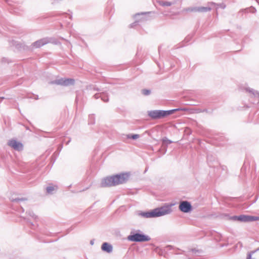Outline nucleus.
I'll return each mask as SVG.
<instances>
[{
  "label": "nucleus",
  "instance_id": "1a4fd4ad",
  "mask_svg": "<svg viewBox=\"0 0 259 259\" xmlns=\"http://www.w3.org/2000/svg\"><path fill=\"white\" fill-rule=\"evenodd\" d=\"M102 249L107 252L110 253L112 250V246L110 244L105 242L104 243L101 247Z\"/></svg>",
  "mask_w": 259,
  "mask_h": 259
},
{
  "label": "nucleus",
  "instance_id": "423d86ee",
  "mask_svg": "<svg viewBox=\"0 0 259 259\" xmlns=\"http://www.w3.org/2000/svg\"><path fill=\"white\" fill-rule=\"evenodd\" d=\"M8 145L17 151L21 150L23 149V144L14 139L9 140L8 142Z\"/></svg>",
  "mask_w": 259,
  "mask_h": 259
},
{
  "label": "nucleus",
  "instance_id": "ddd939ff",
  "mask_svg": "<svg viewBox=\"0 0 259 259\" xmlns=\"http://www.w3.org/2000/svg\"><path fill=\"white\" fill-rule=\"evenodd\" d=\"M160 4L161 6H170L171 5V4L170 2H162Z\"/></svg>",
  "mask_w": 259,
  "mask_h": 259
},
{
  "label": "nucleus",
  "instance_id": "0eeeda50",
  "mask_svg": "<svg viewBox=\"0 0 259 259\" xmlns=\"http://www.w3.org/2000/svg\"><path fill=\"white\" fill-rule=\"evenodd\" d=\"M179 207L181 211L185 213L189 212L192 208L191 204L186 201L181 202Z\"/></svg>",
  "mask_w": 259,
  "mask_h": 259
},
{
  "label": "nucleus",
  "instance_id": "4468645a",
  "mask_svg": "<svg viewBox=\"0 0 259 259\" xmlns=\"http://www.w3.org/2000/svg\"><path fill=\"white\" fill-rule=\"evenodd\" d=\"M55 190V188L53 186H49L47 188V191L48 193H51Z\"/></svg>",
  "mask_w": 259,
  "mask_h": 259
},
{
  "label": "nucleus",
  "instance_id": "9b49d317",
  "mask_svg": "<svg viewBox=\"0 0 259 259\" xmlns=\"http://www.w3.org/2000/svg\"><path fill=\"white\" fill-rule=\"evenodd\" d=\"M46 43L47 42H45L43 40H39L36 41L35 42H34L33 44V46L34 48H39V47L44 46Z\"/></svg>",
  "mask_w": 259,
  "mask_h": 259
},
{
  "label": "nucleus",
  "instance_id": "f8f14e48",
  "mask_svg": "<svg viewBox=\"0 0 259 259\" xmlns=\"http://www.w3.org/2000/svg\"><path fill=\"white\" fill-rule=\"evenodd\" d=\"M127 138L129 139H137L139 137V135L135 134V135H128L127 136Z\"/></svg>",
  "mask_w": 259,
  "mask_h": 259
},
{
  "label": "nucleus",
  "instance_id": "dca6fc26",
  "mask_svg": "<svg viewBox=\"0 0 259 259\" xmlns=\"http://www.w3.org/2000/svg\"><path fill=\"white\" fill-rule=\"evenodd\" d=\"M246 259H251V254L250 253H249L247 255V257Z\"/></svg>",
  "mask_w": 259,
  "mask_h": 259
},
{
  "label": "nucleus",
  "instance_id": "f257e3e1",
  "mask_svg": "<svg viewBox=\"0 0 259 259\" xmlns=\"http://www.w3.org/2000/svg\"><path fill=\"white\" fill-rule=\"evenodd\" d=\"M128 179V175L126 174L114 175L104 179L101 185L102 187L114 186L124 183Z\"/></svg>",
  "mask_w": 259,
  "mask_h": 259
},
{
  "label": "nucleus",
  "instance_id": "9d476101",
  "mask_svg": "<svg viewBox=\"0 0 259 259\" xmlns=\"http://www.w3.org/2000/svg\"><path fill=\"white\" fill-rule=\"evenodd\" d=\"M211 10V9L209 7H198V8H195L191 9V11H195V12H205L209 11Z\"/></svg>",
  "mask_w": 259,
  "mask_h": 259
},
{
  "label": "nucleus",
  "instance_id": "39448f33",
  "mask_svg": "<svg viewBox=\"0 0 259 259\" xmlns=\"http://www.w3.org/2000/svg\"><path fill=\"white\" fill-rule=\"evenodd\" d=\"M235 220L243 222H249L259 221V217H255L247 215H240L234 217Z\"/></svg>",
  "mask_w": 259,
  "mask_h": 259
},
{
  "label": "nucleus",
  "instance_id": "f03ea898",
  "mask_svg": "<svg viewBox=\"0 0 259 259\" xmlns=\"http://www.w3.org/2000/svg\"><path fill=\"white\" fill-rule=\"evenodd\" d=\"M171 212V205H166L160 208H157L149 212H142L140 214L147 218H155L168 214Z\"/></svg>",
  "mask_w": 259,
  "mask_h": 259
},
{
  "label": "nucleus",
  "instance_id": "6e6552de",
  "mask_svg": "<svg viewBox=\"0 0 259 259\" xmlns=\"http://www.w3.org/2000/svg\"><path fill=\"white\" fill-rule=\"evenodd\" d=\"M74 83V80L73 79H70V78L62 79L61 80H58L57 82V84H60L62 85H64V86L73 84Z\"/></svg>",
  "mask_w": 259,
  "mask_h": 259
},
{
  "label": "nucleus",
  "instance_id": "2eb2a0df",
  "mask_svg": "<svg viewBox=\"0 0 259 259\" xmlns=\"http://www.w3.org/2000/svg\"><path fill=\"white\" fill-rule=\"evenodd\" d=\"M150 91L147 90H143V94L145 95H148L150 94Z\"/></svg>",
  "mask_w": 259,
  "mask_h": 259
},
{
  "label": "nucleus",
  "instance_id": "20e7f679",
  "mask_svg": "<svg viewBox=\"0 0 259 259\" xmlns=\"http://www.w3.org/2000/svg\"><path fill=\"white\" fill-rule=\"evenodd\" d=\"M128 239L132 241H148L150 240V238L146 235L136 233L132 235H130L127 237Z\"/></svg>",
  "mask_w": 259,
  "mask_h": 259
},
{
  "label": "nucleus",
  "instance_id": "7ed1b4c3",
  "mask_svg": "<svg viewBox=\"0 0 259 259\" xmlns=\"http://www.w3.org/2000/svg\"><path fill=\"white\" fill-rule=\"evenodd\" d=\"M180 109H175L168 111H162V110H154L149 112L148 115L153 119L161 118L165 117L168 115L172 114L175 111L180 110ZM182 110H186V109H181Z\"/></svg>",
  "mask_w": 259,
  "mask_h": 259
}]
</instances>
